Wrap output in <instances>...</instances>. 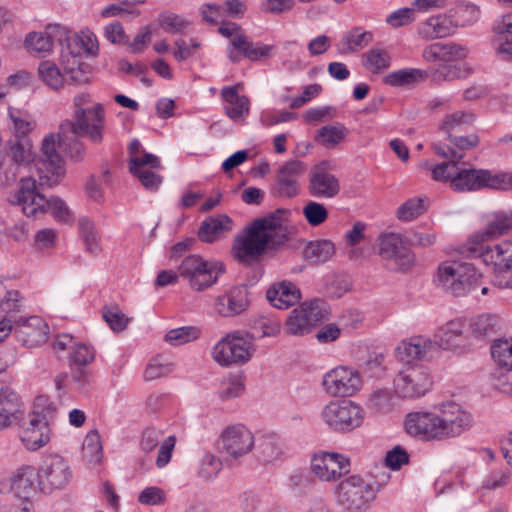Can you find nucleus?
<instances>
[{"label":"nucleus","mask_w":512,"mask_h":512,"mask_svg":"<svg viewBox=\"0 0 512 512\" xmlns=\"http://www.w3.org/2000/svg\"><path fill=\"white\" fill-rule=\"evenodd\" d=\"M308 191L315 198L331 199L340 192V182L335 175L327 172L322 165H317L310 173Z\"/></svg>","instance_id":"nucleus-24"},{"label":"nucleus","mask_w":512,"mask_h":512,"mask_svg":"<svg viewBox=\"0 0 512 512\" xmlns=\"http://www.w3.org/2000/svg\"><path fill=\"white\" fill-rule=\"evenodd\" d=\"M179 275L189 282L191 289L203 291L214 285L225 272L224 264L205 260L199 255L185 257L178 267Z\"/></svg>","instance_id":"nucleus-7"},{"label":"nucleus","mask_w":512,"mask_h":512,"mask_svg":"<svg viewBox=\"0 0 512 512\" xmlns=\"http://www.w3.org/2000/svg\"><path fill=\"white\" fill-rule=\"evenodd\" d=\"M462 253L482 259L485 265L493 266L495 272L503 273L512 268V241H504L494 246L471 243Z\"/></svg>","instance_id":"nucleus-14"},{"label":"nucleus","mask_w":512,"mask_h":512,"mask_svg":"<svg viewBox=\"0 0 512 512\" xmlns=\"http://www.w3.org/2000/svg\"><path fill=\"white\" fill-rule=\"evenodd\" d=\"M334 244L329 240L310 242L304 249V257L313 264L324 263L334 254Z\"/></svg>","instance_id":"nucleus-41"},{"label":"nucleus","mask_w":512,"mask_h":512,"mask_svg":"<svg viewBox=\"0 0 512 512\" xmlns=\"http://www.w3.org/2000/svg\"><path fill=\"white\" fill-rule=\"evenodd\" d=\"M300 290L291 283L283 281L273 285L267 290V299L272 306L278 309H287L300 300Z\"/></svg>","instance_id":"nucleus-30"},{"label":"nucleus","mask_w":512,"mask_h":512,"mask_svg":"<svg viewBox=\"0 0 512 512\" xmlns=\"http://www.w3.org/2000/svg\"><path fill=\"white\" fill-rule=\"evenodd\" d=\"M176 441L175 435L164 438V431L162 429L150 426L141 433L140 449L143 453L150 454L159 446L155 463L158 468H163L172 458Z\"/></svg>","instance_id":"nucleus-20"},{"label":"nucleus","mask_w":512,"mask_h":512,"mask_svg":"<svg viewBox=\"0 0 512 512\" xmlns=\"http://www.w3.org/2000/svg\"><path fill=\"white\" fill-rule=\"evenodd\" d=\"M67 38V31L60 25H49L44 32H30L25 38V47L29 52L49 53L54 41L62 43Z\"/></svg>","instance_id":"nucleus-25"},{"label":"nucleus","mask_w":512,"mask_h":512,"mask_svg":"<svg viewBox=\"0 0 512 512\" xmlns=\"http://www.w3.org/2000/svg\"><path fill=\"white\" fill-rule=\"evenodd\" d=\"M449 12L456 29L475 24L481 15L480 8L470 2H459Z\"/></svg>","instance_id":"nucleus-39"},{"label":"nucleus","mask_w":512,"mask_h":512,"mask_svg":"<svg viewBox=\"0 0 512 512\" xmlns=\"http://www.w3.org/2000/svg\"><path fill=\"white\" fill-rule=\"evenodd\" d=\"M245 390V377L242 374H229L221 380L218 395L222 400L239 397Z\"/></svg>","instance_id":"nucleus-43"},{"label":"nucleus","mask_w":512,"mask_h":512,"mask_svg":"<svg viewBox=\"0 0 512 512\" xmlns=\"http://www.w3.org/2000/svg\"><path fill=\"white\" fill-rule=\"evenodd\" d=\"M427 78V72L418 68H402L388 73L383 78L386 85L392 87H408Z\"/></svg>","instance_id":"nucleus-36"},{"label":"nucleus","mask_w":512,"mask_h":512,"mask_svg":"<svg viewBox=\"0 0 512 512\" xmlns=\"http://www.w3.org/2000/svg\"><path fill=\"white\" fill-rule=\"evenodd\" d=\"M379 255L389 261L393 270L407 271L414 263V254L405 246L402 237L396 233H387L378 240Z\"/></svg>","instance_id":"nucleus-16"},{"label":"nucleus","mask_w":512,"mask_h":512,"mask_svg":"<svg viewBox=\"0 0 512 512\" xmlns=\"http://www.w3.org/2000/svg\"><path fill=\"white\" fill-rule=\"evenodd\" d=\"M499 324L500 319L497 315L482 314L472 318L469 327L474 336L480 337L494 334Z\"/></svg>","instance_id":"nucleus-45"},{"label":"nucleus","mask_w":512,"mask_h":512,"mask_svg":"<svg viewBox=\"0 0 512 512\" xmlns=\"http://www.w3.org/2000/svg\"><path fill=\"white\" fill-rule=\"evenodd\" d=\"M9 116L12 120L15 135L14 138L28 137V134L34 129L35 122L28 114H23L20 111L13 112L9 110Z\"/></svg>","instance_id":"nucleus-57"},{"label":"nucleus","mask_w":512,"mask_h":512,"mask_svg":"<svg viewBox=\"0 0 512 512\" xmlns=\"http://www.w3.org/2000/svg\"><path fill=\"white\" fill-rule=\"evenodd\" d=\"M10 492L15 498L23 500V504L36 493L34 482H0V493Z\"/></svg>","instance_id":"nucleus-54"},{"label":"nucleus","mask_w":512,"mask_h":512,"mask_svg":"<svg viewBox=\"0 0 512 512\" xmlns=\"http://www.w3.org/2000/svg\"><path fill=\"white\" fill-rule=\"evenodd\" d=\"M226 115L233 121H239L249 114L250 101L245 95H239L236 86L224 87L221 90Z\"/></svg>","instance_id":"nucleus-31"},{"label":"nucleus","mask_w":512,"mask_h":512,"mask_svg":"<svg viewBox=\"0 0 512 512\" xmlns=\"http://www.w3.org/2000/svg\"><path fill=\"white\" fill-rule=\"evenodd\" d=\"M427 209V197H413L399 206L397 218L402 222H410L424 214Z\"/></svg>","instance_id":"nucleus-42"},{"label":"nucleus","mask_w":512,"mask_h":512,"mask_svg":"<svg viewBox=\"0 0 512 512\" xmlns=\"http://www.w3.org/2000/svg\"><path fill=\"white\" fill-rule=\"evenodd\" d=\"M102 316L108 326L114 332L123 331L130 319L121 311L118 305H106L103 307Z\"/></svg>","instance_id":"nucleus-53"},{"label":"nucleus","mask_w":512,"mask_h":512,"mask_svg":"<svg viewBox=\"0 0 512 512\" xmlns=\"http://www.w3.org/2000/svg\"><path fill=\"white\" fill-rule=\"evenodd\" d=\"M474 121V115L465 111H456L448 114L443 119L439 129L444 132L448 138H451L453 132L462 131L465 126Z\"/></svg>","instance_id":"nucleus-44"},{"label":"nucleus","mask_w":512,"mask_h":512,"mask_svg":"<svg viewBox=\"0 0 512 512\" xmlns=\"http://www.w3.org/2000/svg\"><path fill=\"white\" fill-rule=\"evenodd\" d=\"M436 349L437 344L424 336L411 337L397 346V355L404 362L394 379V391L399 397L419 398L431 389L432 378L428 368L414 360H429Z\"/></svg>","instance_id":"nucleus-2"},{"label":"nucleus","mask_w":512,"mask_h":512,"mask_svg":"<svg viewBox=\"0 0 512 512\" xmlns=\"http://www.w3.org/2000/svg\"><path fill=\"white\" fill-rule=\"evenodd\" d=\"M45 212H49L56 220L64 223H68L72 220V214L68 206L58 197L46 198V204L43 205V209L39 211V214Z\"/></svg>","instance_id":"nucleus-55"},{"label":"nucleus","mask_w":512,"mask_h":512,"mask_svg":"<svg viewBox=\"0 0 512 512\" xmlns=\"http://www.w3.org/2000/svg\"><path fill=\"white\" fill-rule=\"evenodd\" d=\"M464 327L465 324L460 319L451 320L440 327L435 334L436 340L434 343L437 344L435 352H437L439 348L452 349L457 347L461 341ZM431 341L433 342V340Z\"/></svg>","instance_id":"nucleus-35"},{"label":"nucleus","mask_w":512,"mask_h":512,"mask_svg":"<svg viewBox=\"0 0 512 512\" xmlns=\"http://www.w3.org/2000/svg\"><path fill=\"white\" fill-rule=\"evenodd\" d=\"M54 408L48 400L40 396L36 398L34 410L20 425V439L29 450L35 451L46 445L50 440L48 414Z\"/></svg>","instance_id":"nucleus-6"},{"label":"nucleus","mask_w":512,"mask_h":512,"mask_svg":"<svg viewBox=\"0 0 512 512\" xmlns=\"http://www.w3.org/2000/svg\"><path fill=\"white\" fill-rule=\"evenodd\" d=\"M281 229V220L275 215L255 219L233 243V255L241 263L256 261L272 243L274 235Z\"/></svg>","instance_id":"nucleus-5"},{"label":"nucleus","mask_w":512,"mask_h":512,"mask_svg":"<svg viewBox=\"0 0 512 512\" xmlns=\"http://www.w3.org/2000/svg\"><path fill=\"white\" fill-rule=\"evenodd\" d=\"M82 455L90 463H97L102 458V445L97 431H90L82 444Z\"/></svg>","instance_id":"nucleus-52"},{"label":"nucleus","mask_w":512,"mask_h":512,"mask_svg":"<svg viewBox=\"0 0 512 512\" xmlns=\"http://www.w3.org/2000/svg\"><path fill=\"white\" fill-rule=\"evenodd\" d=\"M481 275L468 262H446L439 266L438 280L446 290L461 296L478 287Z\"/></svg>","instance_id":"nucleus-8"},{"label":"nucleus","mask_w":512,"mask_h":512,"mask_svg":"<svg viewBox=\"0 0 512 512\" xmlns=\"http://www.w3.org/2000/svg\"><path fill=\"white\" fill-rule=\"evenodd\" d=\"M200 331L194 326H183L169 330L165 340L174 346L185 344L199 337Z\"/></svg>","instance_id":"nucleus-56"},{"label":"nucleus","mask_w":512,"mask_h":512,"mask_svg":"<svg viewBox=\"0 0 512 512\" xmlns=\"http://www.w3.org/2000/svg\"><path fill=\"white\" fill-rule=\"evenodd\" d=\"M70 133L63 134L59 130L58 135L49 134L44 137L41 146V165L39 170L44 168L47 174L40 176V185L53 187L59 183L60 177L65 173L64 161L59 153V149L64 151L75 161L82 160L85 155V146L78 136L69 138Z\"/></svg>","instance_id":"nucleus-3"},{"label":"nucleus","mask_w":512,"mask_h":512,"mask_svg":"<svg viewBox=\"0 0 512 512\" xmlns=\"http://www.w3.org/2000/svg\"><path fill=\"white\" fill-rule=\"evenodd\" d=\"M222 452L237 460L252 451L255 438L250 429L243 424L226 427L220 435Z\"/></svg>","instance_id":"nucleus-18"},{"label":"nucleus","mask_w":512,"mask_h":512,"mask_svg":"<svg viewBox=\"0 0 512 512\" xmlns=\"http://www.w3.org/2000/svg\"><path fill=\"white\" fill-rule=\"evenodd\" d=\"M324 423L336 432H350L364 421L363 408L348 399L330 401L321 412Z\"/></svg>","instance_id":"nucleus-9"},{"label":"nucleus","mask_w":512,"mask_h":512,"mask_svg":"<svg viewBox=\"0 0 512 512\" xmlns=\"http://www.w3.org/2000/svg\"><path fill=\"white\" fill-rule=\"evenodd\" d=\"M339 482L336 488V498L339 505L346 509H361L371 502L382 484L375 482Z\"/></svg>","instance_id":"nucleus-15"},{"label":"nucleus","mask_w":512,"mask_h":512,"mask_svg":"<svg viewBox=\"0 0 512 512\" xmlns=\"http://www.w3.org/2000/svg\"><path fill=\"white\" fill-rule=\"evenodd\" d=\"M230 45L232 49L228 50V57L232 62L240 61V58L234 51H237L251 61H257L268 57L273 49L272 46L260 42L254 43L245 35H236L231 39Z\"/></svg>","instance_id":"nucleus-26"},{"label":"nucleus","mask_w":512,"mask_h":512,"mask_svg":"<svg viewBox=\"0 0 512 512\" xmlns=\"http://www.w3.org/2000/svg\"><path fill=\"white\" fill-rule=\"evenodd\" d=\"M20 395L9 387L0 389V430L9 427L23 413Z\"/></svg>","instance_id":"nucleus-27"},{"label":"nucleus","mask_w":512,"mask_h":512,"mask_svg":"<svg viewBox=\"0 0 512 512\" xmlns=\"http://www.w3.org/2000/svg\"><path fill=\"white\" fill-rule=\"evenodd\" d=\"M253 341L248 335L233 332L221 339L213 349L214 360L222 366L244 364L252 356Z\"/></svg>","instance_id":"nucleus-11"},{"label":"nucleus","mask_w":512,"mask_h":512,"mask_svg":"<svg viewBox=\"0 0 512 512\" xmlns=\"http://www.w3.org/2000/svg\"><path fill=\"white\" fill-rule=\"evenodd\" d=\"M491 355L499 366L512 370V338L495 340L491 346Z\"/></svg>","instance_id":"nucleus-51"},{"label":"nucleus","mask_w":512,"mask_h":512,"mask_svg":"<svg viewBox=\"0 0 512 512\" xmlns=\"http://www.w3.org/2000/svg\"><path fill=\"white\" fill-rule=\"evenodd\" d=\"M386 355L383 352H370L361 365L362 373L368 378H382L387 371Z\"/></svg>","instance_id":"nucleus-46"},{"label":"nucleus","mask_w":512,"mask_h":512,"mask_svg":"<svg viewBox=\"0 0 512 512\" xmlns=\"http://www.w3.org/2000/svg\"><path fill=\"white\" fill-rule=\"evenodd\" d=\"M233 221L224 214L211 216L204 220L198 230V238L203 242L211 243L222 234L232 229Z\"/></svg>","instance_id":"nucleus-34"},{"label":"nucleus","mask_w":512,"mask_h":512,"mask_svg":"<svg viewBox=\"0 0 512 512\" xmlns=\"http://www.w3.org/2000/svg\"><path fill=\"white\" fill-rule=\"evenodd\" d=\"M222 469V461L219 457L213 454H205L201 461L199 470L200 477L204 479H212L218 476Z\"/></svg>","instance_id":"nucleus-64"},{"label":"nucleus","mask_w":512,"mask_h":512,"mask_svg":"<svg viewBox=\"0 0 512 512\" xmlns=\"http://www.w3.org/2000/svg\"><path fill=\"white\" fill-rule=\"evenodd\" d=\"M90 103L89 94H79L74 97L73 119L65 120L60 124V131L71 133L73 136L85 137L95 144L102 143L104 139L106 113L101 103L85 107Z\"/></svg>","instance_id":"nucleus-4"},{"label":"nucleus","mask_w":512,"mask_h":512,"mask_svg":"<svg viewBox=\"0 0 512 512\" xmlns=\"http://www.w3.org/2000/svg\"><path fill=\"white\" fill-rule=\"evenodd\" d=\"M472 425V417L455 402H445L434 411H416L406 415V433L420 441H446L460 436Z\"/></svg>","instance_id":"nucleus-1"},{"label":"nucleus","mask_w":512,"mask_h":512,"mask_svg":"<svg viewBox=\"0 0 512 512\" xmlns=\"http://www.w3.org/2000/svg\"><path fill=\"white\" fill-rule=\"evenodd\" d=\"M322 385L332 397H351L361 389L362 377L352 367L337 366L324 375Z\"/></svg>","instance_id":"nucleus-13"},{"label":"nucleus","mask_w":512,"mask_h":512,"mask_svg":"<svg viewBox=\"0 0 512 512\" xmlns=\"http://www.w3.org/2000/svg\"><path fill=\"white\" fill-rule=\"evenodd\" d=\"M38 74L40 79L53 90H58L64 85L63 74L52 61H42L38 67Z\"/></svg>","instance_id":"nucleus-48"},{"label":"nucleus","mask_w":512,"mask_h":512,"mask_svg":"<svg viewBox=\"0 0 512 512\" xmlns=\"http://www.w3.org/2000/svg\"><path fill=\"white\" fill-rule=\"evenodd\" d=\"M483 188L488 187L497 190H509L512 188V174L497 173L492 174L488 170H484Z\"/></svg>","instance_id":"nucleus-61"},{"label":"nucleus","mask_w":512,"mask_h":512,"mask_svg":"<svg viewBox=\"0 0 512 512\" xmlns=\"http://www.w3.org/2000/svg\"><path fill=\"white\" fill-rule=\"evenodd\" d=\"M456 31L450 12L432 16L419 27V34L425 39L448 37Z\"/></svg>","instance_id":"nucleus-29"},{"label":"nucleus","mask_w":512,"mask_h":512,"mask_svg":"<svg viewBox=\"0 0 512 512\" xmlns=\"http://www.w3.org/2000/svg\"><path fill=\"white\" fill-rule=\"evenodd\" d=\"M329 311L325 301L315 299L295 308L287 319V330L292 335H304L310 329L328 319Z\"/></svg>","instance_id":"nucleus-12"},{"label":"nucleus","mask_w":512,"mask_h":512,"mask_svg":"<svg viewBox=\"0 0 512 512\" xmlns=\"http://www.w3.org/2000/svg\"><path fill=\"white\" fill-rule=\"evenodd\" d=\"M160 159L151 153H144L142 156H134L130 158L129 170L131 173L147 169H161Z\"/></svg>","instance_id":"nucleus-60"},{"label":"nucleus","mask_w":512,"mask_h":512,"mask_svg":"<svg viewBox=\"0 0 512 512\" xmlns=\"http://www.w3.org/2000/svg\"><path fill=\"white\" fill-rule=\"evenodd\" d=\"M12 205H17L27 217H36L46 204V197L39 191L37 182L32 177H22L18 188L8 198Z\"/></svg>","instance_id":"nucleus-19"},{"label":"nucleus","mask_w":512,"mask_h":512,"mask_svg":"<svg viewBox=\"0 0 512 512\" xmlns=\"http://www.w3.org/2000/svg\"><path fill=\"white\" fill-rule=\"evenodd\" d=\"M512 229V211H497L487 216L483 231L474 236L473 243H482L486 240L499 237Z\"/></svg>","instance_id":"nucleus-28"},{"label":"nucleus","mask_w":512,"mask_h":512,"mask_svg":"<svg viewBox=\"0 0 512 512\" xmlns=\"http://www.w3.org/2000/svg\"><path fill=\"white\" fill-rule=\"evenodd\" d=\"M78 231L85 245V250L90 254L97 255L101 251V243L94 222L86 216L80 217L78 219Z\"/></svg>","instance_id":"nucleus-40"},{"label":"nucleus","mask_w":512,"mask_h":512,"mask_svg":"<svg viewBox=\"0 0 512 512\" xmlns=\"http://www.w3.org/2000/svg\"><path fill=\"white\" fill-rule=\"evenodd\" d=\"M249 304V292L246 285L233 286L215 300L216 311L223 317L239 315L247 310Z\"/></svg>","instance_id":"nucleus-23"},{"label":"nucleus","mask_w":512,"mask_h":512,"mask_svg":"<svg viewBox=\"0 0 512 512\" xmlns=\"http://www.w3.org/2000/svg\"><path fill=\"white\" fill-rule=\"evenodd\" d=\"M307 171V164L300 160L285 162L277 171L272 193L279 198H293L300 193V178Z\"/></svg>","instance_id":"nucleus-17"},{"label":"nucleus","mask_w":512,"mask_h":512,"mask_svg":"<svg viewBox=\"0 0 512 512\" xmlns=\"http://www.w3.org/2000/svg\"><path fill=\"white\" fill-rule=\"evenodd\" d=\"M38 480L52 479V480H69L72 477V472L68 462L59 455H49L43 459L39 468L37 469Z\"/></svg>","instance_id":"nucleus-33"},{"label":"nucleus","mask_w":512,"mask_h":512,"mask_svg":"<svg viewBox=\"0 0 512 512\" xmlns=\"http://www.w3.org/2000/svg\"><path fill=\"white\" fill-rule=\"evenodd\" d=\"M280 321L273 316L262 315L254 319L252 324L253 336L255 337H274L280 332Z\"/></svg>","instance_id":"nucleus-50"},{"label":"nucleus","mask_w":512,"mask_h":512,"mask_svg":"<svg viewBox=\"0 0 512 512\" xmlns=\"http://www.w3.org/2000/svg\"><path fill=\"white\" fill-rule=\"evenodd\" d=\"M348 134L347 128L340 123L323 126L315 137V140L327 148L338 145Z\"/></svg>","instance_id":"nucleus-47"},{"label":"nucleus","mask_w":512,"mask_h":512,"mask_svg":"<svg viewBox=\"0 0 512 512\" xmlns=\"http://www.w3.org/2000/svg\"><path fill=\"white\" fill-rule=\"evenodd\" d=\"M14 333L22 345L35 347L46 342L48 326L39 316L20 318L15 323Z\"/></svg>","instance_id":"nucleus-22"},{"label":"nucleus","mask_w":512,"mask_h":512,"mask_svg":"<svg viewBox=\"0 0 512 512\" xmlns=\"http://www.w3.org/2000/svg\"><path fill=\"white\" fill-rule=\"evenodd\" d=\"M373 41V33L365 30L361 26H355L345 32L337 47L341 54H352L356 53Z\"/></svg>","instance_id":"nucleus-32"},{"label":"nucleus","mask_w":512,"mask_h":512,"mask_svg":"<svg viewBox=\"0 0 512 512\" xmlns=\"http://www.w3.org/2000/svg\"><path fill=\"white\" fill-rule=\"evenodd\" d=\"M283 455V445L279 438L267 435L259 439L256 445V457L263 464L277 461Z\"/></svg>","instance_id":"nucleus-37"},{"label":"nucleus","mask_w":512,"mask_h":512,"mask_svg":"<svg viewBox=\"0 0 512 512\" xmlns=\"http://www.w3.org/2000/svg\"><path fill=\"white\" fill-rule=\"evenodd\" d=\"M483 169L461 168L456 161L437 164L432 169V178L436 181H449L456 191H473L483 188Z\"/></svg>","instance_id":"nucleus-10"},{"label":"nucleus","mask_w":512,"mask_h":512,"mask_svg":"<svg viewBox=\"0 0 512 512\" xmlns=\"http://www.w3.org/2000/svg\"><path fill=\"white\" fill-rule=\"evenodd\" d=\"M32 143L29 137L14 138L10 140V155L6 158L13 159L19 165L24 166L32 159Z\"/></svg>","instance_id":"nucleus-49"},{"label":"nucleus","mask_w":512,"mask_h":512,"mask_svg":"<svg viewBox=\"0 0 512 512\" xmlns=\"http://www.w3.org/2000/svg\"><path fill=\"white\" fill-rule=\"evenodd\" d=\"M311 470L320 480H337L350 472V459L339 453L321 451L311 457Z\"/></svg>","instance_id":"nucleus-21"},{"label":"nucleus","mask_w":512,"mask_h":512,"mask_svg":"<svg viewBox=\"0 0 512 512\" xmlns=\"http://www.w3.org/2000/svg\"><path fill=\"white\" fill-rule=\"evenodd\" d=\"M21 167L13 159L0 156V184L11 185L14 183Z\"/></svg>","instance_id":"nucleus-62"},{"label":"nucleus","mask_w":512,"mask_h":512,"mask_svg":"<svg viewBox=\"0 0 512 512\" xmlns=\"http://www.w3.org/2000/svg\"><path fill=\"white\" fill-rule=\"evenodd\" d=\"M95 351L92 347L79 343L73 346L70 354L71 366H86L94 361Z\"/></svg>","instance_id":"nucleus-63"},{"label":"nucleus","mask_w":512,"mask_h":512,"mask_svg":"<svg viewBox=\"0 0 512 512\" xmlns=\"http://www.w3.org/2000/svg\"><path fill=\"white\" fill-rule=\"evenodd\" d=\"M188 24L186 19L172 12H163L159 15V25L167 33L183 32Z\"/></svg>","instance_id":"nucleus-59"},{"label":"nucleus","mask_w":512,"mask_h":512,"mask_svg":"<svg viewBox=\"0 0 512 512\" xmlns=\"http://www.w3.org/2000/svg\"><path fill=\"white\" fill-rule=\"evenodd\" d=\"M392 58L390 53L380 47H372L362 55L364 68L372 74H379L391 66Z\"/></svg>","instance_id":"nucleus-38"},{"label":"nucleus","mask_w":512,"mask_h":512,"mask_svg":"<svg viewBox=\"0 0 512 512\" xmlns=\"http://www.w3.org/2000/svg\"><path fill=\"white\" fill-rule=\"evenodd\" d=\"M302 212L307 222L314 227L321 225L328 218V210L324 204L316 201L307 202Z\"/></svg>","instance_id":"nucleus-58"}]
</instances>
